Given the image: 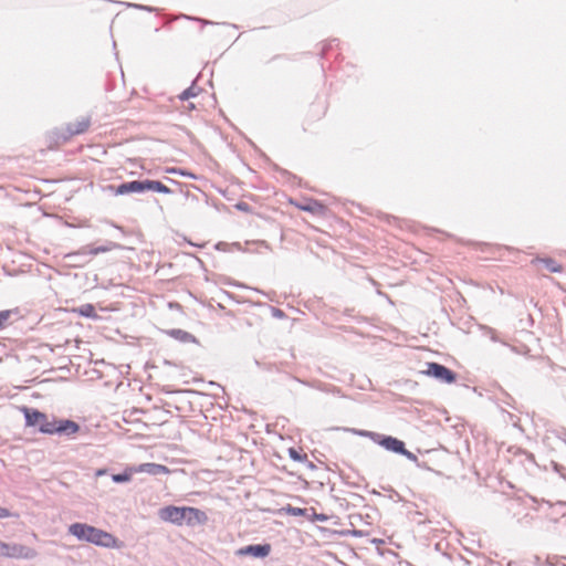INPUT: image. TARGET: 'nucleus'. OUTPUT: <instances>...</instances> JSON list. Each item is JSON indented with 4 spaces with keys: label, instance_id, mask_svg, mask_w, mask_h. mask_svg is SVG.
Wrapping results in <instances>:
<instances>
[{
    "label": "nucleus",
    "instance_id": "f257e3e1",
    "mask_svg": "<svg viewBox=\"0 0 566 566\" xmlns=\"http://www.w3.org/2000/svg\"><path fill=\"white\" fill-rule=\"evenodd\" d=\"M69 533L78 541L87 542L106 548L119 547L118 539L111 533L88 525L86 523H73L69 526Z\"/></svg>",
    "mask_w": 566,
    "mask_h": 566
},
{
    "label": "nucleus",
    "instance_id": "f03ea898",
    "mask_svg": "<svg viewBox=\"0 0 566 566\" xmlns=\"http://www.w3.org/2000/svg\"><path fill=\"white\" fill-rule=\"evenodd\" d=\"M122 245L119 243L113 241H105L99 245L96 244H87L80 248L77 251H73L66 253L64 259L69 262V264L73 266H83L90 262L91 256H95L101 253L111 252L113 250L120 249Z\"/></svg>",
    "mask_w": 566,
    "mask_h": 566
},
{
    "label": "nucleus",
    "instance_id": "7ed1b4c3",
    "mask_svg": "<svg viewBox=\"0 0 566 566\" xmlns=\"http://www.w3.org/2000/svg\"><path fill=\"white\" fill-rule=\"evenodd\" d=\"M25 426L38 427L41 433L52 434L53 426L56 424V420H50L49 417L33 408L23 407Z\"/></svg>",
    "mask_w": 566,
    "mask_h": 566
},
{
    "label": "nucleus",
    "instance_id": "20e7f679",
    "mask_svg": "<svg viewBox=\"0 0 566 566\" xmlns=\"http://www.w3.org/2000/svg\"><path fill=\"white\" fill-rule=\"evenodd\" d=\"M34 556L35 551L29 546L0 541V557L31 559Z\"/></svg>",
    "mask_w": 566,
    "mask_h": 566
},
{
    "label": "nucleus",
    "instance_id": "39448f33",
    "mask_svg": "<svg viewBox=\"0 0 566 566\" xmlns=\"http://www.w3.org/2000/svg\"><path fill=\"white\" fill-rule=\"evenodd\" d=\"M426 374L443 384H452L457 380V374L439 363H428Z\"/></svg>",
    "mask_w": 566,
    "mask_h": 566
},
{
    "label": "nucleus",
    "instance_id": "423d86ee",
    "mask_svg": "<svg viewBox=\"0 0 566 566\" xmlns=\"http://www.w3.org/2000/svg\"><path fill=\"white\" fill-rule=\"evenodd\" d=\"M271 553V545L265 544H252L239 548L235 552L237 556H252L255 558H264Z\"/></svg>",
    "mask_w": 566,
    "mask_h": 566
},
{
    "label": "nucleus",
    "instance_id": "0eeeda50",
    "mask_svg": "<svg viewBox=\"0 0 566 566\" xmlns=\"http://www.w3.org/2000/svg\"><path fill=\"white\" fill-rule=\"evenodd\" d=\"M159 517L165 522H170L176 525H182L184 523V506L167 505L159 510Z\"/></svg>",
    "mask_w": 566,
    "mask_h": 566
},
{
    "label": "nucleus",
    "instance_id": "6e6552de",
    "mask_svg": "<svg viewBox=\"0 0 566 566\" xmlns=\"http://www.w3.org/2000/svg\"><path fill=\"white\" fill-rule=\"evenodd\" d=\"M376 443L386 449L387 451L397 454H400L405 447V442L402 440H399L398 438H395L392 436H386L381 433H379V438H377Z\"/></svg>",
    "mask_w": 566,
    "mask_h": 566
},
{
    "label": "nucleus",
    "instance_id": "1a4fd4ad",
    "mask_svg": "<svg viewBox=\"0 0 566 566\" xmlns=\"http://www.w3.org/2000/svg\"><path fill=\"white\" fill-rule=\"evenodd\" d=\"M184 523L190 526H195L198 524H203L207 522L208 517L207 514L197 509V507H190V506H184Z\"/></svg>",
    "mask_w": 566,
    "mask_h": 566
},
{
    "label": "nucleus",
    "instance_id": "9d476101",
    "mask_svg": "<svg viewBox=\"0 0 566 566\" xmlns=\"http://www.w3.org/2000/svg\"><path fill=\"white\" fill-rule=\"evenodd\" d=\"M146 191V179L145 180H133L118 185L115 189L116 195H128L139 193Z\"/></svg>",
    "mask_w": 566,
    "mask_h": 566
},
{
    "label": "nucleus",
    "instance_id": "9b49d317",
    "mask_svg": "<svg viewBox=\"0 0 566 566\" xmlns=\"http://www.w3.org/2000/svg\"><path fill=\"white\" fill-rule=\"evenodd\" d=\"M80 430V426L73 420H59L56 424L53 426L52 434L59 433L64 436H72Z\"/></svg>",
    "mask_w": 566,
    "mask_h": 566
},
{
    "label": "nucleus",
    "instance_id": "f8f14e48",
    "mask_svg": "<svg viewBox=\"0 0 566 566\" xmlns=\"http://www.w3.org/2000/svg\"><path fill=\"white\" fill-rule=\"evenodd\" d=\"M91 125L90 117H82L73 123L67 124L66 130L69 136L80 135L85 133Z\"/></svg>",
    "mask_w": 566,
    "mask_h": 566
},
{
    "label": "nucleus",
    "instance_id": "ddd939ff",
    "mask_svg": "<svg viewBox=\"0 0 566 566\" xmlns=\"http://www.w3.org/2000/svg\"><path fill=\"white\" fill-rule=\"evenodd\" d=\"M165 333L168 336H170L171 338H174L180 343H184V344L197 343V338L195 335H192L191 333L184 331L181 328L167 329Z\"/></svg>",
    "mask_w": 566,
    "mask_h": 566
},
{
    "label": "nucleus",
    "instance_id": "4468645a",
    "mask_svg": "<svg viewBox=\"0 0 566 566\" xmlns=\"http://www.w3.org/2000/svg\"><path fill=\"white\" fill-rule=\"evenodd\" d=\"M19 314L18 310H3L0 311V331L7 328L13 324L12 317H17Z\"/></svg>",
    "mask_w": 566,
    "mask_h": 566
},
{
    "label": "nucleus",
    "instance_id": "2eb2a0df",
    "mask_svg": "<svg viewBox=\"0 0 566 566\" xmlns=\"http://www.w3.org/2000/svg\"><path fill=\"white\" fill-rule=\"evenodd\" d=\"M140 472H146L150 475H159L168 472V469L165 465L157 463H143L139 467Z\"/></svg>",
    "mask_w": 566,
    "mask_h": 566
},
{
    "label": "nucleus",
    "instance_id": "dca6fc26",
    "mask_svg": "<svg viewBox=\"0 0 566 566\" xmlns=\"http://www.w3.org/2000/svg\"><path fill=\"white\" fill-rule=\"evenodd\" d=\"M146 191H156L165 195L172 193V190L161 181L150 179H146Z\"/></svg>",
    "mask_w": 566,
    "mask_h": 566
},
{
    "label": "nucleus",
    "instance_id": "f3484780",
    "mask_svg": "<svg viewBox=\"0 0 566 566\" xmlns=\"http://www.w3.org/2000/svg\"><path fill=\"white\" fill-rule=\"evenodd\" d=\"M201 92V87H199L197 84H196V81L192 82V84L186 88L185 91H182L179 95H178V98L180 101H188L192 97H196L197 95H199V93Z\"/></svg>",
    "mask_w": 566,
    "mask_h": 566
},
{
    "label": "nucleus",
    "instance_id": "a211bd4d",
    "mask_svg": "<svg viewBox=\"0 0 566 566\" xmlns=\"http://www.w3.org/2000/svg\"><path fill=\"white\" fill-rule=\"evenodd\" d=\"M301 209L312 213H322L325 210V207L318 200L310 199L306 205L301 206Z\"/></svg>",
    "mask_w": 566,
    "mask_h": 566
},
{
    "label": "nucleus",
    "instance_id": "6ab92c4d",
    "mask_svg": "<svg viewBox=\"0 0 566 566\" xmlns=\"http://www.w3.org/2000/svg\"><path fill=\"white\" fill-rule=\"evenodd\" d=\"M537 261L543 263L551 273H559L563 271V266L552 258L537 259Z\"/></svg>",
    "mask_w": 566,
    "mask_h": 566
},
{
    "label": "nucleus",
    "instance_id": "aec40b11",
    "mask_svg": "<svg viewBox=\"0 0 566 566\" xmlns=\"http://www.w3.org/2000/svg\"><path fill=\"white\" fill-rule=\"evenodd\" d=\"M76 312H77L81 316L86 317V318H93V319L98 318V315H97V313H96V311H95V307H94L92 304H90V303H86V304L81 305V306L76 310Z\"/></svg>",
    "mask_w": 566,
    "mask_h": 566
},
{
    "label": "nucleus",
    "instance_id": "412c9836",
    "mask_svg": "<svg viewBox=\"0 0 566 566\" xmlns=\"http://www.w3.org/2000/svg\"><path fill=\"white\" fill-rule=\"evenodd\" d=\"M282 511L292 516H304L307 512L306 509L295 507L292 506L291 504L283 506Z\"/></svg>",
    "mask_w": 566,
    "mask_h": 566
},
{
    "label": "nucleus",
    "instance_id": "4be33fe9",
    "mask_svg": "<svg viewBox=\"0 0 566 566\" xmlns=\"http://www.w3.org/2000/svg\"><path fill=\"white\" fill-rule=\"evenodd\" d=\"M352 432L359 436L370 439L376 443L377 438H379L378 432L368 431V430H361V429H352Z\"/></svg>",
    "mask_w": 566,
    "mask_h": 566
},
{
    "label": "nucleus",
    "instance_id": "5701e85b",
    "mask_svg": "<svg viewBox=\"0 0 566 566\" xmlns=\"http://www.w3.org/2000/svg\"><path fill=\"white\" fill-rule=\"evenodd\" d=\"M289 455L292 460L294 461H297V462H305L307 461V454L306 453H301L300 451H297L296 449L294 448H290L289 449Z\"/></svg>",
    "mask_w": 566,
    "mask_h": 566
},
{
    "label": "nucleus",
    "instance_id": "b1692460",
    "mask_svg": "<svg viewBox=\"0 0 566 566\" xmlns=\"http://www.w3.org/2000/svg\"><path fill=\"white\" fill-rule=\"evenodd\" d=\"M400 455H403L406 457L408 460L412 461L413 463H416V465L418 468H424L423 464H421L417 458V455L412 452H410L409 450L406 449V446L403 447V450L402 452H400Z\"/></svg>",
    "mask_w": 566,
    "mask_h": 566
},
{
    "label": "nucleus",
    "instance_id": "393cba45",
    "mask_svg": "<svg viewBox=\"0 0 566 566\" xmlns=\"http://www.w3.org/2000/svg\"><path fill=\"white\" fill-rule=\"evenodd\" d=\"M130 479V475L127 473H118L113 475V481L116 483H123Z\"/></svg>",
    "mask_w": 566,
    "mask_h": 566
},
{
    "label": "nucleus",
    "instance_id": "a878e982",
    "mask_svg": "<svg viewBox=\"0 0 566 566\" xmlns=\"http://www.w3.org/2000/svg\"><path fill=\"white\" fill-rule=\"evenodd\" d=\"M553 467H554V470L564 479H566V468L558 464V463H553Z\"/></svg>",
    "mask_w": 566,
    "mask_h": 566
},
{
    "label": "nucleus",
    "instance_id": "bb28decb",
    "mask_svg": "<svg viewBox=\"0 0 566 566\" xmlns=\"http://www.w3.org/2000/svg\"><path fill=\"white\" fill-rule=\"evenodd\" d=\"M172 174H179L180 176H186V177H190V178H196V176L189 171H186V170H182V169H177V168H172L170 170Z\"/></svg>",
    "mask_w": 566,
    "mask_h": 566
},
{
    "label": "nucleus",
    "instance_id": "cd10ccee",
    "mask_svg": "<svg viewBox=\"0 0 566 566\" xmlns=\"http://www.w3.org/2000/svg\"><path fill=\"white\" fill-rule=\"evenodd\" d=\"M486 335L490 337V339L492 342H500L499 337H497V333L495 329L493 328H488V333Z\"/></svg>",
    "mask_w": 566,
    "mask_h": 566
},
{
    "label": "nucleus",
    "instance_id": "c85d7f7f",
    "mask_svg": "<svg viewBox=\"0 0 566 566\" xmlns=\"http://www.w3.org/2000/svg\"><path fill=\"white\" fill-rule=\"evenodd\" d=\"M334 43H337V40H336V39L332 40L328 44H325V45L323 46V49H322V55H323V56L327 53V50H328V49H332V48H333V44H334Z\"/></svg>",
    "mask_w": 566,
    "mask_h": 566
},
{
    "label": "nucleus",
    "instance_id": "c756f323",
    "mask_svg": "<svg viewBox=\"0 0 566 566\" xmlns=\"http://www.w3.org/2000/svg\"><path fill=\"white\" fill-rule=\"evenodd\" d=\"M10 515V511L8 509L0 506V518H6Z\"/></svg>",
    "mask_w": 566,
    "mask_h": 566
},
{
    "label": "nucleus",
    "instance_id": "7c9ffc66",
    "mask_svg": "<svg viewBox=\"0 0 566 566\" xmlns=\"http://www.w3.org/2000/svg\"><path fill=\"white\" fill-rule=\"evenodd\" d=\"M238 209L242 210V211H247L249 209V206L248 203L245 202H241L237 206Z\"/></svg>",
    "mask_w": 566,
    "mask_h": 566
},
{
    "label": "nucleus",
    "instance_id": "2f4dec72",
    "mask_svg": "<svg viewBox=\"0 0 566 566\" xmlns=\"http://www.w3.org/2000/svg\"><path fill=\"white\" fill-rule=\"evenodd\" d=\"M304 463H305V465H306L310 470H315V469H316V465H315L312 461H310L308 459H307V461H305Z\"/></svg>",
    "mask_w": 566,
    "mask_h": 566
},
{
    "label": "nucleus",
    "instance_id": "473e14b6",
    "mask_svg": "<svg viewBox=\"0 0 566 566\" xmlns=\"http://www.w3.org/2000/svg\"><path fill=\"white\" fill-rule=\"evenodd\" d=\"M353 535L356 536V537H363L364 536V532L360 531V530H354L353 531Z\"/></svg>",
    "mask_w": 566,
    "mask_h": 566
},
{
    "label": "nucleus",
    "instance_id": "72a5a7b5",
    "mask_svg": "<svg viewBox=\"0 0 566 566\" xmlns=\"http://www.w3.org/2000/svg\"><path fill=\"white\" fill-rule=\"evenodd\" d=\"M274 311V315L277 316V317H282L284 316V313L282 310H279V308H273Z\"/></svg>",
    "mask_w": 566,
    "mask_h": 566
},
{
    "label": "nucleus",
    "instance_id": "f704fd0d",
    "mask_svg": "<svg viewBox=\"0 0 566 566\" xmlns=\"http://www.w3.org/2000/svg\"><path fill=\"white\" fill-rule=\"evenodd\" d=\"M134 7H135V8L143 9V10H147V11H149V12H151V11H153V8H150V7H146V6H138V4H134Z\"/></svg>",
    "mask_w": 566,
    "mask_h": 566
},
{
    "label": "nucleus",
    "instance_id": "c9c22d12",
    "mask_svg": "<svg viewBox=\"0 0 566 566\" xmlns=\"http://www.w3.org/2000/svg\"><path fill=\"white\" fill-rule=\"evenodd\" d=\"M315 516H316V518L318 521H326L327 520L326 515H324V514H316Z\"/></svg>",
    "mask_w": 566,
    "mask_h": 566
},
{
    "label": "nucleus",
    "instance_id": "e433bc0d",
    "mask_svg": "<svg viewBox=\"0 0 566 566\" xmlns=\"http://www.w3.org/2000/svg\"><path fill=\"white\" fill-rule=\"evenodd\" d=\"M186 108H187L188 111H191V109H193V108H195V104H193V103H189V104L186 106Z\"/></svg>",
    "mask_w": 566,
    "mask_h": 566
},
{
    "label": "nucleus",
    "instance_id": "4c0bfd02",
    "mask_svg": "<svg viewBox=\"0 0 566 566\" xmlns=\"http://www.w3.org/2000/svg\"><path fill=\"white\" fill-rule=\"evenodd\" d=\"M200 21H201L202 23H205V24H209V23H211L210 21H206V20H200Z\"/></svg>",
    "mask_w": 566,
    "mask_h": 566
},
{
    "label": "nucleus",
    "instance_id": "58836bf2",
    "mask_svg": "<svg viewBox=\"0 0 566 566\" xmlns=\"http://www.w3.org/2000/svg\"><path fill=\"white\" fill-rule=\"evenodd\" d=\"M221 244H222V243H221V242H219V243L216 245V248H217L218 250H220Z\"/></svg>",
    "mask_w": 566,
    "mask_h": 566
},
{
    "label": "nucleus",
    "instance_id": "ea45409f",
    "mask_svg": "<svg viewBox=\"0 0 566 566\" xmlns=\"http://www.w3.org/2000/svg\"><path fill=\"white\" fill-rule=\"evenodd\" d=\"M170 182H174L176 185H179L177 181H175L174 179H169Z\"/></svg>",
    "mask_w": 566,
    "mask_h": 566
}]
</instances>
